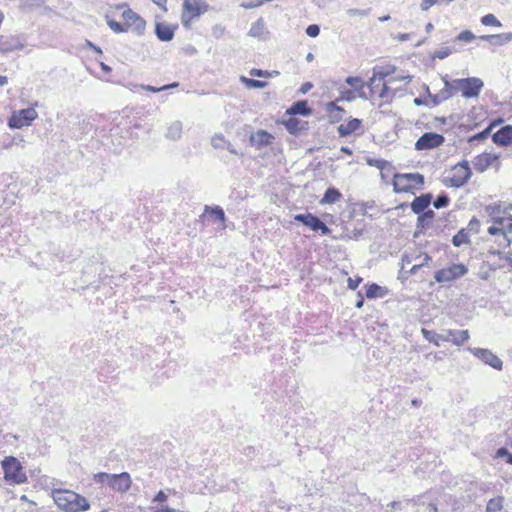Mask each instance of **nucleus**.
Wrapping results in <instances>:
<instances>
[{"instance_id": "f257e3e1", "label": "nucleus", "mask_w": 512, "mask_h": 512, "mask_svg": "<svg viewBox=\"0 0 512 512\" xmlns=\"http://www.w3.org/2000/svg\"><path fill=\"white\" fill-rule=\"evenodd\" d=\"M52 498L63 512H86L90 509L89 501L82 495L66 489H52Z\"/></svg>"}, {"instance_id": "f03ea898", "label": "nucleus", "mask_w": 512, "mask_h": 512, "mask_svg": "<svg viewBox=\"0 0 512 512\" xmlns=\"http://www.w3.org/2000/svg\"><path fill=\"white\" fill-rule=\"evenodd\" d=\"M93 480L97 484L107 485L116 492L125 493L131 487V477L129 473L122 472L120 474H108L99 472L93 475Z\"/></svg>"}, {"instance_id": "7ed1b4c3", "label": "nucleus", "mask_w": 512, "mask_h": 512, "mask_svg": "<svg viewBox=\"0 0 512 512\" xmlns=\"http://www.w3.org/2000/svg\"><path fill=\"white\" fill-rule=\"evenodd\" d=\"M4 478L15 484H22L27 480L23 467L17 458L13 456L5 457L2 461Z\"/></svg>"}, {"instance_id": "20e7f679", "label": "nucleus", "mask_w": 512, "mask_h": 512, "mask_svg": "<svg viewBox=\"0 0 512 512\" xmlns=\"http://www.w3.org/2000/svg\"><path fill=\"white\" fill-rule=\"evenodd\" d=\"M484 87V82L478 77L454 79L455 91H460L464 98H477Z\"/></svg>"}, {"instance_id": "39448f33", "label": "nucleus", "mask_w": 512, "mask_h": 512, "mask_svg": "<svg viewBox=\"0 0 512 512\" xmlns=\"http://www.w3.org/2000/svg\"><path fill=\"white\" fill-rule=\"evenodd\" d=\"M208 7L205 0H184L181 16L182 25L185 28H189L191 20L204 14Z\"/></svg>"}, {"instance_id": "423d86ee", "label": "nucleus", "mask_w": 512, "mask_h": 512, "mask_svg": "<svg viewBox=\"0 0 512 512\" xmlns=\"http://www.w3.org/2000/svg\"><path fill=\"white\" fill-rule=\"evenodd\" d=\"M424 183V176L420 173L395 174L393 178L394 191L408 192Z\"/></svg>"}, {"instance_id": "0eeeda50", "label": "nucleus", "mask_w": 512, "mask_h": 512, "mask_svg": "<svg viewBox=\"0 0 512 512\" xmlns=\"http://www.w3.org/2000/svg\"><path fill=\"white\" fill-rule=\"evenodd\" d=\"M472 176V171L467 160H462L453 167V176L448 179L449 186L460 188L464 186Z\"/></svg>"}, {"instance_id": "6e6552de", "label": "nucleus", "mask_w": 512, "mask_h": 512, "mask_svg": "<svg viewBox=\"0 0 512 512\" xmlns=\"http://www.w3.org/2000/svg\"><path fill=\"white\" fill-rule=\"evenodd\" d=\"M468 268L464 264H452L449 267L435 272L434 279L438 283H446L456 280L467 274Z\"/></svg>"}, {"instance_id": "1a4fd4ad", "label": "nucleus", "mask_w": 512, "mask_h": 512, "mask_svg": "<svg viewBox=\"0 0 512 512\" xmlns=\"http://www.w3.org/2000/svg\"><path fill=\"white\" fill-rule=\"evenodd\" d=\"M38 116L34 108H25L16 111L9 119V127L13 129H20L24 126H29L31 122Z\"/></svg>"}, {"instance_id": "9d476101", "label": "nucleus", "mask_w": 512, "mask_h": 512, "mask_svg": "<svg viewBox=\"0 0 512 512\" xmlns=\"http://www.w3.org/2000/svg\"><path fill=\"white\" fill-rule=\"evenodd\" d=\"M445 141L443 135L435 132H426L421 135L415 143V149L418 151L431 150L441 146Z\"/></svg>"}, {"instance_id": "9b49d317", "label": "nucleus", "mask_w": 512, "mask_h": 512, "mask_svg": "<svg viewBox=\"0 0 512 512\" xmlns=\"http://www.w3.org/2000/svg\"><path fill=\"white\" fill-rule=\"evenodd\" d=\"M468 351L471 352L475 357L480 359L485 364L491 366L496 370H502L503 362L502 360L494 354L492 351L484 348H472L469 347Z\"/></svg>"}, {"instance_id": "f8f14e48", "label": "nucleus", "mask_w": 512, "mask_h": 512, "mask_svg": "<svg viewBox=\"0 0 512 512\" xmlns=\"http://www.w3.org/2000/svg\"><path fill=\"white\" fill-rule=\"evenodd\" d=\"M122 17L125 20L127 29L131 28L137 35H142L144 33L146 22L140 15L132 11L130 8H127L123 11Z\"/></svg>"}, {"instance_id": "ddd939ff", "label": "nucleus", "mask_w": 512, "mask_h": 512, "mask_svg": "<svg viewBox=\"0 0 512 512\" xmlns=\"http://www.w3.org/2000/svg\"><path fill=\"white\" fill-rule=\"evenodd\" d=\"M25 46V40L19 35H0V53H9L22 50Z\"/></svg>"}, {"instance_id": "4468645a", "label": "nucleus", "mask_w": 512, "mask_h": 512, "mask_svg": "<svg viewBox=\"0 0 512 512\" xmlns=\"http://www.w3.org/2000/svg\"><path fill=\"white\" fill-rule=\"evenodd\" d=\"M499 156L497 154L492 153H482L477 155L473 160V167L474 169L479 172L483 173L486 169H488L490 166H492L495 162H497V165L499 166L498 162Z\"/></svg>"}, {"instance_id": "2eb2a0df", "label": "nucleus", "mask_w": 512, "mask_h": 512, "mask_svg": "<svg viewBox=\"0 0 512 512\" xmlns=\"http://www.w3.org/2000/svg\"><path fill=\"white\" fill-rule=\"evenodd\" d=\"M512 228V217L509 218H495L494 224L488 228V233L491 235H501L507 242V246L510 245L511 240L507 237L505 229Z\"/></svg>"}, {"instance_id": "dca6fc26", "label": "nucleus", "mask_w": 512, "mask_h": 512, "mask_svg": "<svg viewBox=\"0 0 512 512\" xmlns=\"http://www.w3.org/2000/svg\"><path fill=\"white\" fill-rule=\"evenodd\" d=\"M470 334L468 330H453L448 329L443 332L442 341L452 342L456 346H461L464 342L469 340Z\"/></svg>"}, {"instance_id": "f3484780", "label": "nucleus", "mask_w": 512, "mask_h": 512, "mask_svg": "<svg viewBox=\"0 0 512 512\" xmlns=\"http://www.w3.org/2000/svg\"><path fill=\"white\" fill-rule=\"evenodd\" d=\"M492 141L501 147L510 145L512 143V125L501 127L492 135Z\"/></svg>"}, {"instance_id": "a211bd4d", "label": "nucleus", "mask_w": 512, "mask_h": 512, "mask_svg": "<svg viewBox=\"0 0 512 512\" xmlns=\"http://www.w3.org/2000/svg\"><path fill=\"white\" fill-rule=\"evenodd\" d=\"M274 137L265 130H258L252 133L249 138L251 146L261 149L271 144Z\"/></svg>"}, {"instance_id": "6ab92c4d", "label": "nucleus", "mask_w": 512, "mask_h": 512, "mask_svg": "<svg viewBox=\"0 0 512 512\" xmlns=\"http://www.w3.org/2000/svg\"><path fill=\"white\" fill-rule=\"evenodd\" d=\"M176 27L166 23L157 22L155 25V35L160 41L168 42L174 37Z\"/></svg>"}, {"instance_id": "aec40b11", "label": "nucleus", "mask_w": 512, "mask_h": 512, "mask_svg": "<svg viewBox=\"0 0 512 512\" xmlns=\"http://www.w3.org/2000/svg\"><path fill=\"white\" fill-rule=\"evenodd\" d=\"M431 201L432 194L430 193L422 194L419 197H415V199L410 204L411 210L415 214H421L422 212L426 211Z\"/></svg>"}, {"instance_id": "412c9836", "label": "nucleus", "mask_w": 512, "mask_h": 512, "mask_svg": "<svg viewBox=\"0 0 512 512\" xmlns=\"http://www.w3.org/2000/svg\"><path fill=\"white\" fill-rule=\"evenodd\" d=\"M288 115L295 116H309L312 114V109L308 106V102L306 100H300L293 103L286 111Z\"/></svg>"}, {"instance_id": "4be33fe9", "label": "nucleus", "mask_w": 512, "mask_h": 512, "mask_svg": "<svg viewBox=\"0 0 512 512\" xmlns=\"http://www.w3.org/2000/svg\"><path fill=\"white\" fill-rule=\"evenodd\" d=\"M362 121L357 118L350 119L347 123L338 126L337 131L341 137H346L357 132L361 128Z\"/></svg>"}, {"instance_id": "5701e85b", "label": "nucleus", "mask_w": 512, "mask_h": 512, "mask_svg": "<svg viewBox=\"0 0 512 512\" xmlns=\"http://www.w3.org/2000/svg\"><path fill=\"white\" fill-rule=\"evenodd\" d=\"M294 220L309 227L311 230L316 231L318 223L320 222L321 219L311 213H304V214H296L294 216Z\"/></svg>"}, {"instance_id": "b1692460", "label": "nucleus", "mask_w": 512, "mask_h": 512, "mask_svg": "<svg viewBox=\"0 0 512 512\" xmlns=\"http://www.w3.org/2000/svg\"><path fill=\"white\" fill-rule=\"evenodd\" d=\"M326 110L329 113V119L331 123H336L343 119L345 110L338 106L335 102L328 103Z\"/></svg>"}, {"instance_id": "393cba45", "label": "nucleus", "mask_w": 512, "mask_h": 512, "mask_svg": "<svg viewBox=\"0 0 512 512\" xmlns=\"http://www.w3.org/2000/svg\"><path fill=\"white\" fill-rule=\"evenodd\" d=\"M182 130V123L180 121H174L168 126L165 136L172 141L179 140L182 136Z\"/></svg>"}, {"instance_id": "a878e982", "label": "nucleus", "mask_w": 512, "mask_h": 512, "mask_svg": "<svg viewBox=\"0 0 512 512\" xmlns=\"http://www.w3.org/2000/svg\"><path fill=\"white\" fill-rule=\"evenodd\" d=\"M342 198L341 192L335 187H329L323 198L320 200V204H334Z\"/></svg>"}, {"instance_id": "bb28decb", "label": "nucleus", "mask_w": 512, "mask_h": 512, "mask_svg": "<svg viewBox=\"0 0 512 512\" xmlns=\"http://www.w3.org/2000/svg\"><path fill=\"white\" fill-rule=\"evenodd\" d=\"M443 82H444V88L441 89L439 91V93H440V99H442L443 101H446V100L450 99L458 91H455L454 80L450 82L447 80V76H445V77H443Z\"/></svg>"}, {"instance_id": "cd10ccee", "label": "nucleus", "mask_w": 512, "mask_h": 512, "mask_svg": "<svg viewBox=\"0 0 512 512\" xmlns=\"http://www.w3.org/2000/svg\"><path fill=\"white\" fill-rule=\"evenodd\" d=\"M43 0H19V8L24 12H31L43 6Z\"/></svg>"}, {"instance_id": "c85d7f7f", "label": "nucleus", "mask_w": 512, "mask_h": 512, "mask_svg": "<svg viewBox=\"0 0 512 512\" xmlns=\"http://www.w3.org/2000/svg\"><path fill=\"white\" fill-rule=\"evenodd\" d=\"M306 123L305 122H302L300 121L299 119L295 118V117H290L288 120L285 121L284 125L287 129V131L290 133V134H296L298 133L299 131H301L302 129H304V125Z\"/></svg>"}, {"instance_id": "c756f323", "label": "nucleus", "mask_w": 512, "mask_h": 512, "mask_svg": "<svg viewBox=\"0 0 512 512\" xmlns=\"http://www.w3.org/2000/svg\"><path fill=\"white\" fill-rule=\"evenodd\" d=\"M421 333L427 341L433 343L436 346H440V341H442L443 333L438 334L435 331L428 330L426 328H422Z\"/></svg>"}, {"instance_id": "7c9ffc66", "label": "nucleus", "mask_w": 512, "mask_h": 512, "mask_svg": "<svg viewBox=\"0 0 512 512\" xmlns=\"http://www.w3.org/2000/svg\"><path fill=\"white\" fill-rule=\"evenodd\" d=\"M470 242L469 234L466 229L462 228L459 230L452 238V244L455 247H460L463 244H468Z\"/></svg>"}, {"instance_id": "2f4dec72", "label": "nucleus", "mask_w": 512, "mask_h": 512, "mask_svg": "<svg viewBox=\"0 0 512 512\" xmlns=\"http://www.w3.org/2000/svg\"><path fill=\"white\" fill-rule=\"evenodd\" d=\"M490 39L492 45H505L512 40V32L491 35Z\"/></svg>"}, {"instance_id": "473e14b6", "label": "nucleus", "mask_w": 512, "mask_h": 512, "mask_svg": "<svg viewBox=\"0 0 512 512\" xmlns=\"http://www.w3.org/2000/svg\"><path fill=\"white\" fill-rule=\"evenodd\" d=\"M504 497L498 496L488 501L486 505L487 512H499L503 509Z\"/></svg>"}, {"instance_id": "72a5a7b5", "label": "nucleus", "mask_w": 512, "mask_h": 512, "mask_svg": "<svg viewBox=\"0 0 512 512\" xmlns=\"http://www.w3.org/2000/svg\"><path fill=\"white\" fill-rule=\"evenodd\" d=\"M240 81L248 88L262 89L268 86V82L266 81L247 78L245 76H241Z\"/></svg>"}, {"instance_id": "f704fd0d", "label": "nucleus", "mask_w": 512, "mask_h": 512, "mask_svg": "<svg viewBox=\"0 0 512 512\" xmlns=\"http://www.w3.org/2000/svg\"><path fill=\"white\" fill-rule=\"evenodd\" d=\"M417 215H418L417 228L423 229L425 222L432 220L435 216V213L433 210H427V211L422 212L421 214H417Z\"/></svg>"}, {"instance_id": "c9c22d12", "label": "nucleus", "mask_w": 512, "mask_h": 512, "mask_svg": "<svg viewBox=\"0 0 512 512\" xmlns=\"http://www.w3.org/2000/svg\"><path fill=\"white\" fill-rule=\"evenodd\" d=\"M389 74V71L377 70V67H375L373 76L369 79L368 86L373 89L377 77L379 80H384Z\"/></svg>"}, {"instance_id": "e433bc0d", "label": "nucleus", "mask_w": 512, "mask_h": 512, "mask_svg": "<svg viewBox=\"0 0 512 512\" xmlns=\"http://www.w3.org/2000/svg\"><path fill=\"white\" fill-rule=\"evenodd\" d=\"M481 23L485 26L501 27V22L493 14H487L481 18Z\"/></svg>"}, {"instance_id": "4c0bfd02", "label": "nucleus", "mask_w": 512, "mask_h": 512, "mask_svg": "<svg viewBox=\"0 0 512 512\" xmlns=\"http://www.w3.org/2000/svg\"><path fill=\"white\" fill-rule=\"evenodd\" d=\"M449 204V197L445 193L439 194L433 202L436 209L444 208Z\"/></svg>"}, {"instance_id": "58836bf2", "label": "nucleus", "mask_w": 512, "mask_h": 512, "mask_svg": "<svg viewBox=\"0 0 512 512\" xmlns=\"http://www.w3.org/2000/svg\"><path fill=\"white\" fill-rule=\"evenodd\" d=\"M227 142L228 141L221 134H217L214 137H212V139H211V145L215 149H224Z\"/></svg>"}, {"instance_id": "ea45409f", "label": "nucleus", "mask_w": 512, "mask_h": 512, "mask_svg": "<svg viewBox=\"0 0 512 512\" xmlns=\"http://www.w3.org/2000/svg\"><path fill=\"white\" fill-rule=\"evenodd\" d=\"M495 457L504 458L508 464L512 465V453L506 447L497 449Z\"/></svg>"}, {"instance_id": "a19ab883", "label": "nucleus", "mask_w": 512, "mask_h": 512, "mask_svg": "<svg viewBox=\"0 0 512 512\" xmlns=\"http://www.w3.org/2000/svg\"><path fill=\"white\" fill-rule=\"evenodd\" d=\"M382 288L378 284H371L366 289V297L369 299L375 298L379 296V291Z\"/></svg>"}, {"instance_id": "79ce46f5", "label": "nucleus", "mask_w": 512, "mask_h": 512, "mask_svg": "<svg viewBox=\"0 0 512 512\" xmlns=\"http://www.w3.org/2000/svg\"><path fill=\"white\" fill-rule=\"evenodd\" d=\"M107 24L109 28L113 30L115 33H122L127 31L126 25H122L121 23L115 20H108Z\"/></svg>"}, {"instance_id": "37998d69", "label": "nucleus", "mask_w": 512, "mask_h": 512, "mask_svg": "<svg viewBox=\"0 0 512 512\" xmlns=\"http://www.w3.org/2000/svg\"><path fill=\"white\" fill-rule=\"evenodd\" d=\"M425 91L428 94L429 100H427V101L429 102V105L431 104L432 106H437V105H439L440 103L443 102V100L440 99V93L439 92L437 94H431L430 91H429V87L428 86L425 87Z\"/></svg>"}, {"instance_id": "c03bdc74", "label": "nucleus", "mask_w": 512, "mask_h": 512, "mask_svg": "<svg viewBox=\"0 0 512 512\" xmlns=\"http://www.w3.org/2000/svg\"><path fill=\"white\" fill-rule=\"evenodd\" d=\"M475 38L476 36L470 30H464L455 38V40L462 42H471Z\"/></svg>"}, {"instance_id": "a18cd8bd", "label": "nucleus", "mask_w": 512, "mask_h": 512, "mask_svg": "<svg viewBox=\"0 0 512 512\" xmlns=\"http://www.w3.org/2000/svg\"><path fill=\"white\" fill-rule=\"evenodd\" d=\"M494 127V124H490L487 128H485L483 131H481L480 133L474 135L473 137L470 138V141H473V140H484L488 137V135L491 133L492 129Z\"/></svg>"}, {"instance_id": "49530a36", "label": "nucleus", "mask_w": 512, "mask_h": 512, "mask_svg": "<svg viewBox=\"0 0 512 512\" xmlns=\"http://www.w3.org/2000/svg\"><path fill=\"white\" fill-rule=\"evenodd\" d=\"M452 53V49L450 47H442L436 50L433 54L434 58L445 59Z\"/></svg>"}, {"instance_id": "de8ad7c7", "label": "nucleus", "mask_w": 512, "mask_h": 512, "mask_svg": "<svg viewBox=\"0 0 512 512\" xmlns=\"http://www.w3.org/2000/svg\"><path fill=\"white\" fill-rule=\"evenodd\" d=\"M346 83L355 89H361L364 86V83L359 77L349 76L346 78Z\"/></svg>"}, {"instance_id": "09e8293b", "label": "nucleus", "mask_w": 512, "mask_h": 512, "mask_svg": "<svg viewBox=\"0 0 512 512\" xmlns=\"http://www.w3.org/2000/svg\"><path fill=\"white\" fill-rule=\"evenodd\" d=\"M210 214L212 216L215 217L216 220L220 221V222H224L225 221V213H224V210L219 207V206H216L214 208H211L210 209Z\"/></svg>"}, {"instance_id": "8fccbe9b", "label": "nucleus", "mask_w": 512, "mask_h": 512, "mask_svg": "<svg viewBox=\"0 0 512 512\" xmlns=\"http://www.w3.org/2000/svg\"><path fill=\"white\" fill-rule=\"evenodd\" d=\"M479 229H480V221L476 218V217H473L469 223H468V226H467V229L468 231L470 232H473V233H478L479 232Z\"/></svg>"}, {"instance_id": "3c124183", "label": "nucleus", "mask_w": 512, "mask_h": 512, "mask_svg": "<svg viewBox=\"0 0 512 512\" xmlns=\"http://www.w3.org/2000/svg\"><path fill=\"white\" fill-rule=\"evenodd\" d=\"M305 32L309 37L315 38L320 33V27L317 24H311L306 28Z\"/></svg>"}, {"instance_id": "603ef678", "label": "nucleus", "mask_w": 512, "mask_h": 512, "mask_svg": "<svg viewBox=\"0 0 512 512\" xmlns=\"http://www.w3.org/2000/svg\"><path fill=\"white\" fill-rule=\"evenodd\" d=\"M367 14H368L367 11L362 10V9L352 8V9L347 10V15L350 17H355V16L363 17V16H366Z\"/></svg>"}, {"instance_id": "864d4df0", "label": "nucleus", "mask_w": 512, "mask_h": 512, "mask_svg": "<svg viewBox=\"0 0 512 512\" xmlns=\"http://www.w3.org/2000/svg\"><path fill=\"white\" fill-rule=\"evenodd\" d=\"M250 75L255 76V77H269L270 72L262 70V69L253 68L250 71Z\"/></svg>"}, {"instance_id": "5fc2aeb1", "label": "nucleus", "mask_w": 512, "mask_h": 512, "mask_svg": "<svg viewBox=\"0 0 512 512\" xmlns=\"http://www.w3.org/2000/svg\"><path fill=\"white\" fill-rule=\"evenodd\" d=\"M316 231H320L322 235H329L331 233V229L322 220L318 223Z\"/></svg>"}, {"instance_id": "6e6d98bb", "label": "nucleus", "mask_w": 512, "mask_h": 512, "mask_svg": "<svg viewBox=\"0 0 512 512\" xmlns=\"http://www.w3.org/2000/svg\"><path fill=\"white\" fill-rule=\"evenodd\" d=\"M440 0H423L420 7L423 11H427L431 6L438 4Z\"/></svg>"}, {"instance_id": "4d7b16f0", "label": "nucleus", "mask_w": 512, "mask_h": 512, "mask_svg": "<svg viewBox=\"0 0 512 512\" xmlns=\"http://www.w3.org/2000/svg\"><path fill=\"white\" fill-rule=\"evenodd\" d=\"M361 281H362V278H357V279L349 278L348 279V287L352 290H355L359 286Z\"/></svg>"}, {"instance_id": "13d9d810", "label": "nucleus", "mask_w": 512, "mask_h": 512, "mask_svg": "<svg viewBox=\"0 0 512 512\" xmlns=\"http://www.w3.org/2000/svg\"><path fill=\"white\" fill-rule=\"evenodd\" d=\"M167 500V495L164 491H159L156 496L153 498V502H165Z\"/></svg>"}, {"instance_id": "bf43d9fd", "label": "nucleus", "mask_w": 512, "mask_h": 512, "mask_svg": "<svg viewBox=\"0 0 512 512\" xmlns=\"http://www.w3.org/2000/svg\"><path fill=\"white\" fill-rule=\"evenodd\" d=\"M313 88V84L311 82H305L301 85L299 92L301 94H306L308 91H310Z\"/></svg>"}, {"instance_id": "052dcab7", "label": "nucleus", "mask_w": 512, "mask_h": 512, "mask_svg": "<svg viewBox=\"0 0 512 512\" xmlns=\"http://www.w3.org/2000/svg\"><path fill=\"white\" fill-rule=\"evenodd\" d=\"M143 88L146 90V91H150V92H160V91H164V90H167L168 89V86H162L160 88H156V87H153V86H150V85H147V86H143Z\"/></svg>"}, {"instance_id": "680f3d73", "label": "nucleus", "mask_w": 512, "mask_h": 512, "mask_svg": "<svg viewBox=\"0 0 512 512\" xmlns=\"http://www.w3.org/2000/svg\"><path fill=\"white\" fill-rule=\"evenodd\" d=\"M415 106L429 105L427 100L422 99L421 97H417L413 100Z\"/></svg>"}, {"instance_id": "e2e57ef3", "label": "nucleus", "mask_w": 512, "mask_h": 512, "mask_svg": "<svg viewBox=\"0 0 512 512\" xmlns=\"http://www.w3.org/2000/svg\"><path fill=\"white\" fill-rule=\"evenodd\" d=\"M423 266H424V263H420V264H416V265L412 266V268L409 270L408 274L415 275L419 271V269Z\"/></svg>"}, {"instance_id": "0e129e2a", "label": "nucleus", "mask_w": 512, "mask_h": 512, "mask_svg": "<svg viewBox=\"0 0 512 512\" xmlns=\"http://www.w3.org/2000/svg\"><path fill=\"white\" fill-rule=\"evenodd\" d=\"M266 2H268V0H258L255 3H251V4H248V5H245V7L246 8H255V7H259V6L263 5Z\"/></svg>"}, {"instance_id": "69168bd1", "label": "nucleus", "mask_w": 512, "mask_h": 512, "mask_svg": "<svg viewBox=\"0 0 512 512\" xmlns=\"http://www.w3.org/2000/svg\"><path fill=\"white\" fill-rule=\"evenodd\" d=\"M389 87L384 83L381 92L379 93V97L385 98L388 96Z\"/></svg>"}, {"instance_id": "338daca9", "label": "nucleus", "mask_w": 512, "mask_h": 512, "mask_svg": "<svg viewBox=\"0 0 512 512\" xmlns=\"http://www.w3.org/2000/svg\"><path fill=\"white\" fill-rule=\"evenodd\" d=\"M410 38V34H398L397 36H394V39H397L401 42L406 41Z\"/></svg>"}, {"instance_id": "774afa93", "label": "nucleus", "mask_w": 512, "mask_h": 512, "mask_svg": "<svg viewBox=\"0 0 512 512\" xmlns=\"http://www.w3.org/2000/svg\"><path fill=\"white\" fill-rule=\"evenodd\" d=\"M157 512H178L177 510L170 508L168 506H163L157 510Z\"/></svg>"}]
</instances>
